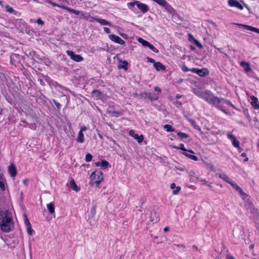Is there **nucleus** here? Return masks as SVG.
<instances>
[{
	"label": "nucleus",
	"mask_w": 259,
	"mask_h": 259,
	"mask_svg": "<svg viewBox=\"0 0 259 259\" xmlns=\"http://www.w3.org/2000/svg\"><path fill=\"white\" fill-rule=\"evenodd\" d=\"M176 188V184L175 183H172L170 185V188L171 189H174Z\"/></svg>",
	"instance_id": "nucleus-51"
},
{
	"label": "nucleus",
	"mask_w": 259,
	"mask_h": 259,
	"mask_svg": "<svg viewBox=\"0 0 259 259\" xmlns=\"http://www.w3.org/2000/svg\"><path fill=\"white\" fill-rule=\"evenodd\" d=\"M137 40L144 47H147L149 49H150L151 50H152L155 53H157L158 52V50L156 49L154 46L150 44L148 41L144 40L141 37H139L137 39Z\"/></svg>",
	"instance_id": "nucleus-6"
},
{
	"label": "nucleus",
	"mask_w": 259,
	"mask_h": 259,
	"mask_svg": "<svg viewBox=\"0 0 259 259\" xmlns=\"http://www.w3.org/2000/svg\"><path fill=\"white\" fill-rule=\"evenodd\" d=\"M154 66L156 70L159 71L160 70H164L165 69V67L160 62H156L154 64Z\"/></svg>",
	"instance_id": "nucleus-20"
},
{
	"label": "nucleus",
	"mask_w": 259,
	"mask_h": 259,
	"mask_svg": "<svg viewBox=\"0 0 259 259\" xmlns=\"http://www.w3.org/2000/svg\"><path fill=\"white\" fill-rule=\"evenodd\" d=\"M193 247L195 248V249H197V247H196V246H193Z\"/></svg>",
	"instance_id": "nucleus-64"
},
{
	"label": "nucleus",
	"mask_w": 259,
	"mask_h": 259,
	"mask_svg": "<svg viewBox=\"0 0 259 259\" xmlns=\"http://www.w3.org/2000/svg\"><path fill=\"white\" fill-rule=\"evenodd\" d=\"M53 102L54 103V104H55V105L56 106L57 108L58 109H59L61 107V104L57 102L56 100H53Z\"/></svg>",
	"instance_id": "nucleus-44"
},
{
	"label": "nucleus",
	"mask_w": 259,
	"mask_h": 259,
	"mask_svg": "<svg viewBox=\"0 0 259 259\" xmlns=\"http://www.w3.org/2000/svg\"><path fill=\"white\" fill-rule=\"evenodd\" d=\"M248 160V158H246L245 159V161H247Z\"/></svg>",
	"instance_id": "nucleus-61"
},
{
	"label": "nucleus",
	"mask_w": 259,
	"mask_h": 259,
	"mask_svg": "<svg viewBox=\"0 0 259 259\" xmlns=\"http://www.w3.org/2000/svg\"><path fill=\"white\" fill-rule=\"evenodd\" d=\"M191 71L197 73L200 76L204 77L206 75V73L203 69H199L195 68L191 69Z\"/></svg>",
	"instance_id": "nucleus-16"
},
{
	"label": "nucleus",
	"mask_w": 259,
	"mask_h": 259,
	"mask_svg": "<svg viewBox=\"0 0 259 259\" xmlns=\"http://www.w3.org/2000/svg\"><path fill=\"white\" fill-rule=\"evenodd\" d=\"M167 5L169 7V10H167V6H161L162 7H163L165 10L168 12L170 14L172 15V19L173 21L177 23H180L183 21V18L178 14L176 12L175 10L172 8V7L169 5L167 2H166Z\"/></svg>",
	"instance_id": "nucleus-4"
},
{
	"label": "nucleus",
	"mask_w": 259,
	"mask_h": 259,
	"mask_svg": "<svg viewBox=\"0 0 259 259\" xmlns=\"http://www.w3.org/2000/svg\"><path fill=\"white\" fill-rule=\"evenodd\" d=\"M158 221H159V219H158V218H156V219H155V220H151V221H152V222H155V223H156V222H158Z\"/></svg>",
	"instance_id": "nucleus-58"
},
{
	"label": "nucleus",
	"mask_w": 259,
	"mask_h": 259,
	"mask_svg": "<svg viewBox=\"0 0 259 259\" xmlns=\"http://www.w3.org/2000/svg\"><path fill=\"white\" fill-rule=\"evenodd\" d=\"M228 259H235V258L231 255L230 256V255H228Z\"/></svg>",
	"instance_id": "nucleus-56"
},
{
	"label": "nucleus",
	"mask_w": 259,
	"mask_h": 259,
	"mask_svg": "<svg viewBox=\"0 0 259 259\" xmlns=\"http://www.w3.org/2000/svg\"><path fill=\"white\" fill-rule=\"evenodd\" d=\"M8 172L13 178L15 177L17 175V169L15 165L13 163H11L10 166L8 167Z\"/></svg>",
	"instance_id": "nucleus-11"
},
{
	"label": "nucleus",
	"mask_w": 259,
	"mask_h": 259,
	"mask_svg": "<svg viewBox=\"0 0 259 259\" xmlns=\"http://www.w3.org/2000/svg\"><path fill=\"white\" fill-rule=\"evenodd\" d=\"M251 105L254 109L259 110V103L257 97L252 96L250 97Z\"/></svg>",
	"instance_id": "nucleus-14"
},
{
	"label": "nucleus",
	"mask_w": 259,
	"mask_h": 259,
	"mask_svg": "<svg viewBox=\"0 0 259 259\" xmlns=\"http://www.w3.org/2000/svg\"><path fill=\"white\" fill-rule=\"evenodd\" d=\"M228 3L231 7H236L239 10L243 9V6L237 0H229Z\"/></svg>",
	"instance_id": "nucleus-13"
},
{
	"label": "nucleus",
	"mask_w": 259,
	"mask_h": 259,
	"mask_svg": "<svg viewBox=\"0 0 259 259\" xmlns=\"http://www.w3.org/2000/svg\"><path fill=\"white\" fill-rule=\"evenodd\" d=\"M84 19L91 22L96 21L97 18L93 17L90 14L87 13V17H84Z\"/></svg>",
	"instance_id": "nucleus-28"
},
{
	"label": "nucleus",
	"mask_w": 259,
	"mask_h": 259,
	"mask_svg": "<svg viewBox=\"0 0 259 259\" xmlns=\"http://www.w3.org/2000/svg\"><path fill=\"white\" fill-rule=\"evenodd\" d=\"M175 148L177 149H181L182 150H183L184 151V152H189L190 153H192V154L194 153V151H192V150H187L185 148L184 145L183 144H180L179 147H175Z\"/></svg>",
	"instance_id": "nucleus-24"
},
{
	"label": "nucleus",
	"mask_w": 259,
	"mask_h": 259,
	"mask_svg": "<svg viewBox=\"0 0 259 259\" xmlns=\"http://www.w3.org/2000/svg\"><path fill=\"white\" fill-rule=\"evenodd\" d=\"M0 189L3 191L5 190L4 179L1 173H0Z\"/></svg>",
	"instance_id": "nucleus-25"
},
{
	"label": "nucleus",
	"mask_w": 259,
	"mask_h": 259,
	"mask_svg": "<svg viewBox=\"0 0 259 259\" xmlns=\"http://www.w3.org/2000/svg\"><path fill=\"white\" fill-rule=\"evenodd\" d=\"M63 9H65V10H67L68 12H70V13H74L75 14V15H80L81 14V11H77V10H74L73 9H71V8H68L67 7H63Z\"/></svg>",
	"instance_id": "nucleus-22"
},
{
	"label": "nucleus",
	"mask_w": 259,
	"mask_h": 259,
	"mask_svg": "<svg viewBox=\"0 0 259 259\" xmlns=\"http://www.w3.org/2000/svg\"><path fill=\"white\" fill-rule=\"evenodd\" d=\"M13 226L12 216L8 210L0 211V228L5 232H9Z\"/></svg>",
	"instance_id": "nucleus-2"
},
{
	"label": "nucleus",
	"mask_w": 259,
	"mask_h": 259,
	"mask_svg": "<svg viewBox=\"0 0 259 259\" xmlns=\"http://www.w3.org/2000/svg\"><path fill=\"white\" fill-rule=\"evenodd\" d=\"M87 128L86 127V126H81L80 127V130L79 132H83V131H85V130H87Z\"/></svg>",
	"instance_id": "nucleus-48"
},
{
	"label": "nucleus",
	"mask_w": 259,
	"mask_h": 259,
	"mask_svg": "<svg viewBox=\"0 0 259 259\" xmlns=\"http://www.w3.org/2000/svg\"><path fill=\"white\" fill-rule=\"evenodd\" d=\"M104 31L107 33H110V30L107 27H104Z\"/></svg>",
	"instance_id": "nucleus-47"
},
{
	"label": "nucleus",
	"mask_w": 259,
	"mask_h": 259,
	"mask_svg": "<svg viewBox=\"0 0 259 259\" xmlns=\"http://www.w3.org/2000/svg\"><path fill=\"white\" fill-rule=\"evenodd\" d=\"M241 25L246 30L255 32L259 34V29L257 28L247 25Z\"/></svg>",
	"instance_id": "nucleus-17"
},
{
	"label": "nucleus",
	"mask_w": 259,
	"mask_h": 259,
	"mask_svg": "<svg viewBox=\"0 0 259 259\" xmlns=\"http://www.w3.org/2000/svg\"><path fill=\"white\" fill-rule=\"evenodd\" d=\"M0 5L3 6V4H2V3L0 1Z\"/></svg>",
	"instance_id": "nucleus-63"
},
{
	"label": "nucleus",
	"mask_w": 259,
	"mask_h": 259,
	"mask_svg": "<svg viewBox=\"0 0 259 259\" xmlns=\"http://www.w3.org/2000/svg\"><path fill=\"white\" fill-rule=\"evenodd\" d=\"M36 23H37L38 24H40L41 25H42L44 24V22L41 20L40 18L38 19L36 21Z\"/></svg>",
	"instance_id": "nucleus-46"
},
{
	"label": "nucleus",
	"mask_w": 259,
	"mask_h": 259,
	"mask_svg": "<svg viewBox=\"0 0 259 259\" xmlns=\"http://www.w3.org/2000/svg\"><path fill=\"white\" fill-rule=\"evenodd\" d=\"M90 179L91 180V185H95L96 186L98 187L103 180V173L100 170H95L92 172Z\"/></svg>",
	"instance_id": "nucleus-3"
},
{
	"label": "nucleus",
	"mask_w": 259,
	"mask_h": 259,
	"mask_svg": "<svg viewBox=\"0 0 259 259\" xmlns=\"http://www.w3.org/2000/svg\"><path fill=\"white\" fill-rule=\"evenodd\" d=\"M181 188L180 187H177L176 188V189L172 191V194L174 195H177V194H178V193L181 190Z\"/></svg>",
	"instance_id": "nucleus-37"
},
{
	"label": "nucleus",
	"mask_w": 259,
	"mask_h": 259,
	"mask_svg": "<svg viewBox=\"0 0 259 259\" xmlns=\"http://www.w3.org/2000/svg\"><path fill=\"white\" fill-rule=\"evenodd\" d=\"M182 70L185 72L191 71V69H189L186 66H183L182 67Z\"/></svg>",
	"instance_id": "nucleus-42"
},
{
	"label": "nucleus",
	"mask_w": 259,
	"mask_h": 259,
	"mask_svg": "<svg viewBox=\"0 0 259 259\" xmlns=\"http://www.w3.org/2000/svg\"><path fill=\"white\" fill-rule=\"evenodd\" d=\"M217 175H219V178L222 179L225 181H227V178L225 174H217Z\"/></svg>",
	"instance_id": "nucleus-39"
},
{
	"label": "nucleus",
	"mask_w": 259,
	"mask_h": 259,
	"mask_svg": "<svg viewBox=\"0 0 259 259\" xmlns=\"http://www.w3.org/2000/svg\"><path fill=\"white\" fill-rule=\"evenodd\" d=\"M240 65L243 68L245 73H247L252 71L250 64L248 62L241 61L240 62Z\"/></svg>",
	"instance_id": "nucleus-15"
},
{
	"label": "nucleus",
	"mask_w": 259,
	"mask_h": 259,
	"mask_svg": "<svg viewBox=\"0 0 259 259\" xmlns=\"http://www.w3.org/2000/svg\"><path fill=\"white\" fill-rule=\"evenodd\" d=\"M24 221L26 228L27 232L29 235H31L33 233V230L31 228V224L26 214L23 215Z\"/></svg>",
	"instance_id": "nucleus-8"
},
{
	"label": "nucleus",
	"mask_w": 259,
	"mask_h": 259,
	"mask_svg": "<svg viewBox=\"0 0 259 259\" xmlns=\"http://www.w3.org/2000/svg\"><path fill=\"white\" fill-rule=\"evenodd\" d=\"M48 210L51 213H53L55 212V207L53 203L51 202L47 205Z\"/></svg>",
	"instance_id": "nucleus-30"
},
{
	"label": "nucleus",
	"mask_w": 259,
	"mask_h": 259,
	"mask_svg": "<svg viewBox=\"0 0 259 259\" xmlns=\"http://www.w3.org/2000/svg\"><path fill=\"white\" fill-rule=\"evenodd\" d=\"M109 37L112 41L120 45H123L125 43V41L117 35L110 34L109 35Z\"/></svg>",
	"instance_id": "nucleus-10"
},
{
	"label": "nucleus",
	"mask_w": 259,
	"mask_h": 259,
	"mask_svg": "<svg viewBox=\"0 0 259 259\" xmlns=\"http://www.w3.org/2000/svg\"><path fill=\"white\" fill-rule=\"evenodd\" d=\"M193 91V93L198 97L203 99L209 104L216 105L218 108H220L221 110L226 113L225 110L219 106V103H222L223 101L225 102L224 100H220L217 97H214L210 91L207 90L202 91L199 89H194Z\"/></svg>",
	"instance_id": "nucleus-1"
},
{
	"label": "nucleus",
	"mask_w": 259,
	"mask_h": 259,
	"mask_svg": "<svg viewBox=\"0 0 259 259\" xmlns=\"http://www.w3.org/2000/svg\"><path fill=\"white\" fill-rule=\"evenodd\" d=\"M95 164L96 165V166H99L101 165V162H99V161L96 162L95 163Z\"/></svg>",
	"instance_id": "nucleus-54"
},
{
	"label": "nucleus",
	"mask_w": 259,
	"mask_h": 259,
	"mask_svg": "<svg viewBox=\"0 0 259 259\" xmlns=\"http://www.w3.org/2000/svg\"><path fill=\"white\" fill-rule=\"evenodd\" d=\"M241 156L242 157H246V154L245 153H242L241 154Z\"/></svg>",
	"instance_id": "nucleus-57"
},
{
	"label": "nucleus",
	"mask_w": 259,
	"mask_h": 259,
	"mask_svg": "<svg viewBox=\"0 0 259 259\" xmlns=\"http://www.w3.org/2000/svg\"><path fill=\"white\" fill-rule=\"evenodd\" d=\"M191 48L192 49V50H194L195 49V48L194 47H191Z\"/></svg>",
	"instance_id": "nucleus-62"
},
{
	"label": "nucleus",
	"mask_w": 259,
	"mask_h": 259,
	"mask_svg": "<svg viewBox=\"0 0 259 259\" xmlns=\"http://www.w3.org/2000/svg\"><path fill=\"white\" fill-rule=\"evenodd\" d=\"M5 8L7 12L9 13H12L13 12V9L12 7H10L9 6H6Z\"/></svg>",
	"instance_id": "nucleus-38"
},
{
	"label": "nucleus",
	"mask_w": 259,
	"mask_h": 259,
	"mask_svg": "<svg viewBox=\"0 0 259 259\" xmlns=\"http://www.w3.org/2000/svg\"><path fill=\"white\" fill-rule=\"evenodd\" d=\"M80 16L79 17L80 19H84V17H87V13H84L82 12H81Z\"/></svg>",
	"instance_id": "nucleus-45"
},
{
	"label": "nucleus",
	"mask_w": 259,
	"mask_h": 259,
	"mask_svg": "<svg viewBox=\"0 0 259 259\" xmlns=\"http://www.w3.org/2000/svg\"><path fill=\"white\" fill-rule=\"evenodd\" d=\"M136 5L138 9L143 13H146L148 10V6L145 4L140 3L139 1H136Z\"/></svg>",
	"instance_id": "nucleus-12"
},
{
	"label": "nucleus",
	"mask_w": 259,
	"mask_h": 259,
	"mask_svg": "<svg viewBox=\"0 0 259 259\" xmlns=\"http://www.w3.org/2000/svg\"><path fill=\"white\" fill-rule=\"evenodd\" d=\"M93 156L92 154L88 153L85 155V160L87 162L91 161L92 159Z\"/></svg>",
	"instance_id": "nucleus-36"
},
{
	"label": "nucleus",
	"mask_w": 259,
	"mask_h": 259,
	"mask_svg": "<svg viewBox=\"0 0 259 259\" xmlns=\"http://www.w3.org/2000/svg\"><path fill=\"white\" fill-rule=\"evenodd\" d=\"M76 141L81 143L84 142V136L82 132H79Z\"/></svg>",
	"instance_id": "nucleus-29"
},
{
	"label": "nucleus",
	"mask_w": 259,
	"mask_h": 259,
	"mask_svg": "<svg viewBox=\"0 0 259 259\" xmlns=\"http://www.w3.org/2000/svg\"><path fill=\"white\" fill-rule=\"evenodd\" d=\"M108 162L105 160H102L101 162V166L103 169H106L108 167Z\"/></svg>",
	"instance_id": "nucleus-34"
},
{
	"label": "nucleus",
	"mask_w": 259,
	"mask_h": 259,
	"mask_svg": "<svg viewBox=\"0 0 259 259\" xmlns=\"http://www.w3.org/2000/svg\"><path fill=\"white\" fill-rule=\"evenodd\" d=\"M254 247V244H251L250 246H249V248L250 249H253Z\"/></svg>",
	"instance_id": "nucleus-59"
},
{
	"label": "nucleus",
	"mask_w": 259,
	"mask_h": 259,
	"mask_svg": "<svg viewBox=\"0 0 259 259\" xmlns=\"http://www.w3.org/2000/svg\"><path fill=\"white\" fill-rule=\"evenodd\" d=\"M164 128L168 132H171L174 131V129L170 125L165 124L163 126Z\"/></svg>",
	"instance_id": "nucleus-33"
},
{
	"label": "nucleus",
	"mask_w": 259,
	"mask_h": 259,
	"mask_svg": "<svg viewBox=\"0 0 259 259\" xmlns=\"http://www.w3.org/2000/svg\"><path fill=\"white\" fill-rule=\"evenodd\" d=\"M133 137L135 139L137 140L139 143H141L144 140V137L142 135L139 136L138 134H135L133 135Z\"/></svg>",
	"instance_id": "nucleus-31"
},
{
	"label": "nucleus",
	"mask_w": 259,
	"mask_h": 259,
	"mask_svg": "<svg viewBox=\"0 0 259 259\" xmlns=\"http://www.w3.org/2000/svg\"><path fill=\"white\" fill-rule=\"evenodd\" d=\"M127 65H128V63L126 61H125V60L122 61L120 62V64L119 65L118 68H123L125 70H127L128 69Z\"/></svg>",
	"instance_id": "nucleus-23"
},
{
	"label": "nucleus",
	"mask_w": 259,
	"mask_h": 259,
	"mask_svg": "<svg viewBox=\"0 0 259 259\" xmlns=\"http://www.w3.org/2000/svg\"><path fill=\"white\" fill-rule=\"evenodd\" d=\"M96 21L102 25H111V23L110 22L104 19L97 18Z\"/></svg>",
	"instance_id": "nucleus-21"
},
{
	"label": "nucleus",
	"mask_w": 259,
	"mask_h": 259,
	"mask_svg": "<svg viewBox=\"0 0 259 259\" xmlns=\"http://www.w3.org/2000/svg\"><path fill=\"white\" fill-rule=\"evenodd\" d=\"M46 2L47 3L50 4L51 5H52L54 7H56H56H59L60 8H62L63 9V7H66V6H63V5H61L56 4L55 3L52 2V1H51L50 0H47Z\"/></svg>",
	"instance_id": "nucleus-32"
},
{
	"label": "nucleus",
	"mask_w": 259,
	"mask_h": 259,
	"mask_svg": "<svg viewBox=\"0 0 259 259\" xmlns=\"http://www.w3.org/2000/svg\"><path fill=\"white\" fill-rule=\"evenodd\" d=\"M90 212L91 213V217H94V216L96 213V208L95 207H93L91 209Z\"/></svg>",
	"instance_id": "nucleus-40"
},
{
	"label": "nucleus",
	"mask_w": 259,
	"mask_h": 259,
	"mask_svg": "<svg viewBox=\"0 0 259 259\" xmlns=\"http://www.w3.org/2000/svg\"><path fill=\"white\" fill-rule=\"evenodd\" d=\"M136 1H134L133 2H130L127 3V6H128V7L132 8L133 7H134L135 5H136Z\"/></svg>",
	"instance_id": "nucleus-43"
},
{
	"label": "nucleus",
	"mask_w": 259,
	"mask_h": 259,
	"mask_svg": "<svg viewBox=\"0 0 259 259\" xmlns=\"http://www.w3.org/2000/svg\"><path fill=\"white\" fill-rule=\"evenodd\" d=\"M181 96L180 95H177L176 96V98H177V99L181 98Z\"/></svg>",
	"instance_id": "nucleus-60"
},
{
	"label": "nucleus",
	"mask_w": 259,
	"mask_h": 259,
	"mask_svg": "<svg viewBox=\"0 0 259 259\" xmlns=\"http://www.w3.org/2000/svg\"><path fill=\"white\" fill-rule=\"evenodd\" d=\"M228 138L231 141L233 146L238 149L240 148V142L232 134L228 135Z\"/></svg>",
	"instance_id": "nucleus-9"
},
{
	"label": "nucleus",
	"mask_w": 259,
	"mask_h": 259,
	"mask_svg": "<svg viewBox=\"0 0 259 259\" xmlns=\"http://www.w3.org/2000/svg\"><path fill=\"white\" fill-rule=\"evenodd\" d=\"M148 60L149 62H150L151 63H155L154 60L152 58H148Z\"/></svg>",
	"instance_id": "nucleus-53"
},
{
	"label": "nucleus",
	"mask_w": 259,
	"mask_h": 259,
	"mask_svg": "<svg viewBox=\"0 0 259 259\" xmlns=\"http://www.w3.org/2000/svg\"><path fill=\"white\" fill-rule=\"evenodd\" d=\"M70 185L72 190L75 191L76 192H78L79 191V189L78 188L73 178H71L70 180Z\"/></svg>",
	"instance_id": "nucleus-19"
},
{
	"label": "nucleus",
	"mask_w": 259,
	"mask_h": 259,
	"mask_svg": "<svg viewBox=\"0 0 259 259\" xmlns=\"http://www.w3.org/2000/svg\"><path fill=\"white\" fill-rule=\"evenodd\" d=\"M183 154L185 156H186V157H187L188 158H189L194 161H198V160L197 157H196L195 155L190 154L188 153L187 152H183Z\"/></svg>",
	"instance_id": "nucleus-26"
},
{
	"label": "nucleus",
	"mask_w": 259,
	"mask_h": 259,
	"mask_svg": "<svg viewBox=\"0 0 259 259\" xmlns=\"http://www.w3.org/2000/svg\"><path fill=\"white\" fill-rule=\"evenodd\" d=\"M93 93L97 97H100L101 95V93L98 91L94 90Z\"/></svg>",
	"instance_id": "nucleus-41"
},
{
	"label": "nucleus",
	"mask_w": 259,
	"mask_h": 259,
	"mask_svg": "<svg viewBox=\"0 0 259 259\" xmlns=\"http://www.w3.org/2000/svg\"><path fill=\"white\" fill-rule=\"evenodd\" d=\"M129 134L131 136H133V135H135V134L134 133V131L133 130H131L129 132Z\"/></svg>",
	"instance_id": "nucleus-52"
},
{
	"label": "nucleus",
	"mask_w": 259,
	"mask_h": 259,
	"mask_svg": "<svg viewBox=\"0 0 259 259\" xmlns=\"http://www.w3.org/2000/svg\"><path fill=\"white\" fill-rule=\"evenodd\" d=\"M66 54L74 61L78 62L83 60V58L80 55L75 54L73 51L67 50Z\"/></svg>",
	"instance_id": "nucleus-7"
},
{
	"label": "nucleus",
	"mask_w": 259,
	"mask_h": 259,
	"mask_svg": "<svg viewBox=\"0 0 259 259\" xmlns=\"http://www.w3.org/2000/svg\"><path fill=\"white\" fill-rule=\"evenodd\" d=\"M28 179H24L23 180V183L25 185H27V184H28Z\"/></svg>",
	"instance_id": "nucleus-50"
},
{
	"label": "nucleus",
	"mask_w": 259,
	"mask_h": 259,
	"mask_svg": "<svg viewBox=\"0 0 259 259\" xmlns=\"http://www.w3.org/2000/svg\"><path fill=\"white\" fill-rule=\"evenodd\" d=\"M189 36L190 38H192L193 39L194 43L195 44V45L197 47H198L200 49L202 48V47H203L202 45L199 42L198 40H197V39L194 38L193 36L191 34H190L189 35ZM189 39L191 40L190 38H189Z\"/></svg>",
	"instance_id": "nucleus-27"
},
{
	"label": "nucleus",
	"mask_w": 259,
	"mask_h": 259,
	"mask_svg": "<svg viewBox=\"0 0 259 259\" xmlns=\"http://www.w3.org/2000/svg\"><path fill=\"white\" fill-rule=\"evenodd\" d=\"M228 183L230 184L232 187L239 193L243 199L246 198L247 195L242 191V189L238 185L237 183L229 180H228Z\"/></svg>",
	"instance_id": "nucleus-5"
},
{
	"label": "nucleus",
	"mask_w": 259,
	"mask_h": 259,
	"mask_svg": "<svg viewBox=\"0 0 259 259\" xmlns=\"http://www.w3.org/2000/svg\"><path fill=\"white\" fill-rule=\"evenodd\" d=\"M177 135L182 139H185L189 137V135L188 134L182 132L178 133Z\"/></svg>",
	"instance_id": "nucleus-35"
},
{
	"label": "nucleus",
	"mask_w": 259,
	"mask_h": 259,
	"mask_svg": "<svg viewBox=\"0 0 259 259\" xmlns=\"http://www.w3.org/2000/svg\"><path fill=\"white\" fill-rule=\"evenodd\" d=\"M164 231V232H167V231H169V228L168 227H166L164 228L163 229Z\"/></svg>",
	"instance_id": "nucleus-55"
},
{
	"label": "nucleus",
	"mask_w": 259,
	"mask_h": 259,
	"mask_svg": "<svg viewBox=\"0 0 259 259\" xmlns=\"http://www.w3.org/2000/svg\"><path fill=\"white\" fill-rule=\"evenodd\" d=\"M143 95H144V97L145 98H148L151 100L157 99V97L154 93H145L143 94Z\"/></svg>",
	"instance_id": "nucleus-18"
},
{
	"label": "nucleus",
	"mask_w": 259,
	"mask_h": 259,
	"mask_svg": "<svg viewBox=\"0 0 259 259\" xmlns=\"http://www.w3.org/2000/svg\"><path fill=\"white\" fill-rule=\"evenodd\" d=\"M154 90L156 92H159V93L161 92L160 89L159 87H154Z\"/></svg>",
	"instance_id": "nucleus-49"
}]
</instances>
